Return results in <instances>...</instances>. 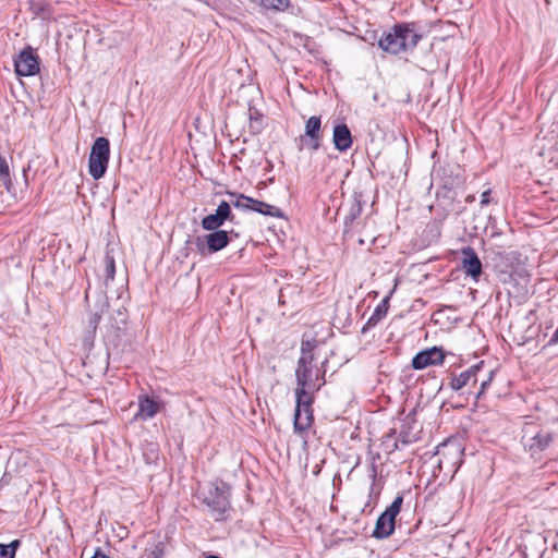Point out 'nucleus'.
Instances as JSON below:
<instances>
[{"label": "nucleus", "instance_id": "1", "mask_svg": "<svg viewBox=\"0 0 558 558\" xmlns=\"http://www.w3.org/2000/svg\"><path fill=\"white\" fill-rule=\"evenodd\" d=\"M327 360L323 362L322 367L313 365V361L310 357L299 359L295 379L296 388L295 393V410L293 428L298 434L305 432L312 424L314 395L326 384L325 374L326 369L324 365Z\"/></svg>", "mask_w": 558, "mask_h": 558}, {"label": "nucleus", "instance_id": "2", "mask_svg": "<svg viewBox=\"0 0 558 558\" xmlns=\"http://www.w3.org/2000/svg\"><path fill=\"white\" fill-rule=\"evenodd\" d=\"M230 489L231 487L228 483L222 480H216L210 482L198 494V499L207 506L215 521H226L230 518L232 510Z\"/></svg>", "mask_w": 558, "mask_h": 558}, {"label": "nucleus", "instance_id": "3", "mask_svg": "<svg viewBox=\"0 0 558 558\" xmlns=\"http://www.w3.org/2000/svg\"><path fill=\"white\" fill-rule=\"evenodd\" d=\"M110 159V142L107 137H97L90 148L88 157V173L94 180L106 174Z\"/></svg>", "mask_w": 558, "mask_h": 558}, {"label": "nucleus", "instance_id": "4", "mask_svg": "<svg viewBox=\"0 0 558 558\" xmlns=\"http://www.w3.org/2000/svg\"><path fill=\"white\" fill-rule=\"evenodd\" d=\"M323 141L322 118L318 116L310 117L304 126V133L298 138V150L308 149L316 151L320 148Z\"/></svg>", "mask_w": 558, "mask_h": 558}, {"label": "nucleus", "instance_id": "5", "mask_svg": "<svg viewBox=\"0 0 558 558\" xmlns=\"http://www.w3.org/2000/svg\"><path fill=\"white\" fill-rule=\"evenodd\" d=\"M40 60L35 49L26 46L14 58V71L17 76H33L39 72Z\"/></svg>", "mask_w": 558, "mask_h": 558}, {"label": "nucleus", "instance_id": "6", "mask_svg": "<svg viewBox=\"0 0 558 558\" xmlns=\"http://www.w3.org/2000/svg\"><path fill=\"white\" fill-rule=\"evenodd\" d=\"M234 215L231 209L229 202L222 201L214 214H209L202 219V228L206 231L220 230L219 228L225 225L226 221L233 222Z\"/></svg>", "mask_w": 558, "mask_h": 558}, {"label": "nucleus", "instance_id": "7", "mask_svg": "<svg viewBox=\"0 0 558 558\" xmlns=\"http://www.w3.org/2000/svg\"><path fill=\"white\" fill-rule=\"evenodd\" d=\"M461 266L466 277L477 282L483 274V264L475 250L465 246L461 250Z\"/></svg>", "mask_w": 558, "mask_h": 558}, {"label": "nucleus", "instance_id": "8", "mask_svg": "<svg viewBox=\"0 0 558 558\" xmlns=\"http://www.w3.org/2000/svg\"><path fill=\"white\" fill-rule=\"evenodd\" d=\"M445 352L439 347H432L417 352L412 359L414 369H424L430 365H441L445 361Z\"/></svg>", "mask_w": 558, "mask_h": 558}, {"label": "nucleus", "instance_id": "9", "mask_svg": "<svg viewBox=\"0 0 558 558\" xmlns=\"http://www.w3.org/2000/svg\"><path fill=\"white\" fill-rule=\"evenodd\" d=\"M400 32H402L401 28L396 24L390 32L383 34L378 41L379 47L392 54L404 51V41H400Z\"/></svg>", "mask_w": 558, "mask_h": 558}, {"label": "nucleus", "instance_id": "10", "mask_svg": "<svg viewBox=\"0 0 558 558\" xmlns=\"http://www.w3.org/2000/svg\"><path fill=\"white\" fill-rule=\"evenodd\" d=\"M232 235L238 236V233H235L233 230H216L205 234V241L207 243L209 254L217 253L227 247L231 242Z\"/></svg>", "mask_w": 558, "mask_h": 558}, {"label": "nucleus", "instance_id": "11", "mask_svg": "<svg viewBox=\"0 0 558 558\" xmlns=\"http://www.w3.org/2000/svg\"><path fill=\"white\" fill-rule=\"evenodd\" d=\"M484 362L481 361L474 365H472L469 369L460 373L458 376H453L449 383V386L452 390L459 391L463 387L477 383V373L483 368Z\"/></svg>", "mask_w": 558, "mask_h": 558}, {"label": "nucleus", "instance_id": "12", "mask_svg": "<svg viewBox=\"0 0 558 558\" xmlns=\"http://www.w3.org/2000/svg\"><path fill=\"white\" fill-rule=\"evenodd\" d=\"M332 143L340 153L349 150L353 144L352 133L345 123H338L332 131Z\"/></svg>", "mask_w": 558, "mask_h": 558}, {"label": "nucleus", "instance_id": "13", "mask_svg": "<svg viewBox=\"0 0 558 558\" xmlns=\"http://www.w3.org/2000/svg\"><path fill=\"white\" fill-rule=\"evenodd\" d=\"M159 412V403L147 395L138 397V411L134 420L147 421L153 418Z\"/></svg>", "mask_w": 558, "mask_h": 558}, {"label": "nucleus", "instance_id": "14", "mask_svg": "<svg viewBox=\"0 0 558 558\" xmlns=\"http://www.w3.org/2000/svg\"><path fill=\"white\" fill-rule=\"evenodd\" d=\"M402 32H400V41H404V51L414 49L422 36L416 32L415 23H398Z\"/></svg>", "mask_w": 558, "mask_h": 558}, {"label": "nucleus", "instance_id": "15", "mask_svg": "<svg viewBox=\"0 0 558 558\" xmlns=\"http://www.w3.org/2000/svg\"><path fill=\"white\" fill-rule=\"evenodd\" d=\"M438 456H442L444 458H453L452 463L461 462V456L463 454V448L461 444L456 439H448L441 442L437 447Z\"/></svg>", "mask_w": 558, "mask_h": 558}, {"label": "nucleus", "instance_id": "16", "mask_svg": "<svg viewBox=\"0 0 558 558\" xmlns=\"http://www.w3.org/2000/svg\"><path fill=\"white\" fill-rule=\"evenodd\" d=\"M396 529V522L389 517H387L384 512L377 518L375 529L373 531L372 536L376 539H385L388 538Z\"/></svg>", "mask_w": 558, "mask_h": 558}, {"label": "nucleus", "instance_id": "17", "mask_svg": "<svg viewBox=\"0 0 558 558\" xmlns=\"http://www.w3.org/2000/svg\"><path fill=\"white\" fill-rule=\"evenodd\" d=\"M388 313V298L381 300V302L375 307L371 317L367 319L362 328V332L365 333L369 329L374 328L381 319L386 317Z\"/></svg>", "mask_w": 558, "mask_h": 558}, {"label": "nucleus", "instance_id": "18", "mask_svg": "<svg viewBox=\"0 0 558 558\" xmlns=\"http://www.w3.org/2000/svg\"><path fill=\"white\" fill-rule=\"evenodd\" d=\"M0 187H3L9 194L15 195V187L12 182L9 161L1 154H0Z\"/></svg>", "mask_w": 558, "mask_h": 558}, {"label": "nucleus", "instance_id": "19", "mask_svg": "<svg viewBox=\"0 0 558 558\" xmlns=\"http://www.w3.org/2000/svg\"><path fill=\"white\" fill-rule=\"evenodd\" d=\"M100 319H101V315L99 313H92L89 315L86 330L84 333V339H83L84 347L93 348L95 337H96V331H97L98 325L100 323Z\"/></svg>", "mask_w": 558, "mask_h": 558}, {"label": "nucleus", "instance_id": "20", "mask_svg": "<svg viewBox=\"0 0 558 558\" xmlns=\"http://www.w3.org/2000/svg\"><path fill=\"white\" fill-rule=\"evenodd\" d=\"M363 211V205L356 195H354L353 202L350 206L349 213L344 217V231L348 232L353 222L362 215Z\"/></svg>", "mask_w": 558, "mask_h": 558}, {"label": "nucleus", "instance_id": "21", "mask_svg": "<svg viewBox=\"0 0 558 558\" xmlns=\"http://www.w3.org/2000/svg\"><path fill=\"white\" fill-rule=\"evenodd\" d=\"M228 195L231 197H234V199H231L229 203L231 206L235 207L236 209H240L244 213L246 211H253L254 201L255 198L246 196L244 194H236L233 192H228Z\"/></svg>", "mask_w": 558, "mask_h": 558}, {"label": "nucleus", "instance_id": "22", "mask_svg": "<svg viewBox=\"0 0 558 558\" xmlns=\"http://www.w3.org/2000/svg\"><path fill=\"white\" fill-rule=\"evenodd\" d=\"M553 437L549 433L538 432L531 438L529 450L532 452L543 451L551 442Z\"/></svg>", "mask_w": 558, "mask_h": 558}, {"label": "nucleus", "instance_id": "23", "mask_svg": "<svg viewBox=\"0 0 558 558\" xmlns=\"http://www.w3.org/2000/svg\"><path fill=\"white\" fill-rule=\"evenodd\" d=\"M253 211L269 217H283V213L280 208L258 199L254 201Z\"/></svg>", "mask_w": 558, "mask_h": 558}, {"label": "nucleus", "instance_id": "24", "mask_svg": "<svg viewBox=\"0 0 558 558\" xmlns=\"http://www.w3.org/2000/svg\"><path fill=\"white\" fill-rule=\"evenodd\" d=\"M20 546V539H13L10 544L0 543V558H15L16 550Z\"/></svg>", "mask_w": 558, "mask_h": 558}, {"label": "nucleus", "instance_id": "25", "mask_svg": "<svg viewBox=\"0 0 558 558\" xmlns=\"http://www.w3.org/2000/svg\"><path fill=\"white\" fill-rule=\"evenodd\" d=\"M250 128L253 133H259L263 129L262 118L263 114L256 108L248 109Z\"/></svg>", "mask_w": 558, "mask_h": 558}, {"label": "nucleus", "instance_id": "26", "mask_svg": "<svg viewBox=\"0 0 558 558\" xmlns=\"http://www.w3.org/2000/svg\"><path fill=\"white\" fill-rule=\"evenodd\" d=\"M403 502L402 496H397L391 505L384 511V513L389 517V519L396 522V517L399 514Z\"/></svg>", "mask_w": 558, "mask_h": 558}, {"label": "nucleus", "instance_id": "27", "mask_svg": "<svg viewBox=\"0 0 558 558\" xmlns=\"http://www.w3.org/2000/svg\"><path fill=\"white\" fill-rule=\"evenodd\" d=\"M262 3L267 9L284 11L289 8L290 0H262Z\"/></svg>", "mask_w": 558, "mask_h": 558}, {"label": "nucleus", "instance_id": "28", "mask_svg": "<svg viewBox=\"0 0 558 558\" xmlns=\"http://www.w3.org/2000/svg\"><path fill=\"white\" fill-rule=\"evenodd\" d=\"M416 441V438L411 435L409 430H400L395 444H393V450L399 449V442L402 445H409Z\"/></svg>", "mask_w": 558, "mask_h": 558}, {"label": "nucleus", "instance_id": "29", "mask_svg": "<svg viewBox=\"0 0 558 558\" xmlns=\"http://www.w3.org/2000/svg\"><path fill=\"white\" fill-rule=\"evenodd\" d=\"M105 263H106V269H105L106 282H108L109 280L112 281L114 279V274H116L114 258L110 255H106Z\"/></svg>", "mask_w": 558, "mask_h": 558}, {"label": "nucleus", "instance_id": "30", "mask_svg": "<svg viewBox=\"0 0 558 558\" xmlns=\"http://www.w3.org/2000/svg\"><path fill=\"white\" fill-rule=\"evenodd\" d=\"M425 232L430 235V240H438L441 233V222L433 221L427 225Z\"/></svg>", "mask_w": 558, "mask_h": 558}, {"label": "nucleus", "instance_id": "31", "mask_svg": "<svg viewBox=\"0 0 558 558\" xmlns=\"http://www.w3.org/2000/svg\"><path fill=\"white\" fill-rule=\"evenodd\" d=\"M314 347H315L314 342H312L310 340H306V341L303 340L301 343L300 359L310 357V361H314V353H313Z\"/></svg>", "mask_w": 558, "mask_h": 558}, {"label": "nucleus", "instance_id": "32", "mask_svg": "<svg viewBox=\"0 0 558 558\" xmlns=\"http://www.w3.org/2000/svg\"><path fill=\"white\" fill-rule=\"evenodd\" d=\"M194 244L196 246L197 252L202 256L210 255L209 250L207 248V243L205 241V235H198L194 240Z\"/></svg>", "mask_w": 558, "mask_h": 558}, {"label": "nucleus", "instance_id": "33", "mask_svg": "<svg viewBox=\"0 0 558 558\" xmlns=\"http://www.w3.org/2000/svg\"><path fill=\"white\" fill-rule=\"evenodd\" d=\"M494 374H495V371H490L488 374V377L482 381L480 390L476 393H474L475 400H478L484 395L485 390L490 385V383L494 378Z\"/></svg>", "mask_w": 558, "mask_h": 558}, {"label": "nucleus", "instance_id": "34", "mask_svg": "<svg viewBox=\"0 0 558 558\" xmlns=\"http://www.w3.org/2000/svg\"><path fill=\"white\" fill-rule=\"evenodd\" d=\"M490 203V190H486L481 194V205L486 206Z\"/></svg>", "mask_w": 558, "mask_h": 558}, {"label": "nucleus", "instance_id": "35", "mask_svg": "<svg viewBox=\"0 0 558 558\" xmlns=\"http://www.w3.org/2000/svg\"><path fill=\"white\" fill-rule=\"evenodd\" d=\"M100 551H101V548H99V547L96 548L94 555L90 558H98V555L100 554Z\"/></svg>", "mask_w": 558, "mask_h": 558}, {"label": "nucleus", "instance_id": "36", "mask_svg": "<svg viewBox=\"0 0 558 558\" xmlns=\"http://www.w3.org/2000/svg\"><path fill=\"white\" fill-rule=\"evenodd\" d=\"M204 558H222L218 555H214V554H209V555H206Z\"/></svg>", "mask_w": 558, "mask_h": 558}, {"label": "nucleus", "instance_id": "37", "mask_svg": "<svg viewBox=\"0 0 558 558\" xmlns=\"http://www.w3.org/2000/svg\"><path fill=\"white\" fill-rule=\"evenodd\" d=\"M98 558H110L108 555H106L102 550L98 555Z\"/></svg>", "mask_w": 558, "mask_h": 558}, {"label": "nucleus", "instance_id": "38", "mask_svg": "<svg viewBox=\"0 0 558 558\" xmlns=\"http://www.w3.org/2000/svg\"><path fill=\"white\" fill-rule=\"evenodd\" d=\"M32 5H33V7H36V9H37V8H39V5H41V4H40V3H37V1L33 0V1H32Z\"/></svg>", "mask_w": 558, "mask_h": 558}, {"label": "nucleus", "instance_id": "39", "mask_svg": "<svg viewBox=\"0 0 558 558\" xmlns=\"http://www.w3.org/2000/svg\"><path fill=\"white\" fill-rule=\"evenodd\" d=\"M25 182L27 183L26 170H23Z\"/></svg>", "mask_w": 558, "mask_h": 558}, {"label": "nucleus", "instance_id": "40", "mask_svg": "<svg viewBox=\"0 0 558 558\" xmlns=\"http://www.w3.org/2000/svg\"><path fill=\"white\" fill-rule=\"evenodd\" d=\"M40 11H43V7L41 5H39V8L36 9V12H40Z\"/></svg>", "mask_w": 558, "mask_h": 558}, {"label": "nucleus", "instance_id": "41", "mask_svg": "<svg viewBox=\"0 0 558 558\" xmlns=\"http://www.w3.org/2000/svg\"><path fill=\"white\" fill-rule=\"evenodd\" d=\"M498 234H500V233L499 232H493L492 236H495V235H498Z\"/></svg>", "mask_w": 558, "mask_h": 558}, {"label": "nucleus", "instance_id": "42", "mask_svg": "<svg viewBox=\"0 0 558 558\" xmlns=\"http://www.w3.org/2000/svg\"><path fill=\"white\" fill-rule=\"evenodd\" d=\"M557 537H558V531H557Z\"/></svg>", "mask_w": 558, "mask_h": 558}]
</instances>
